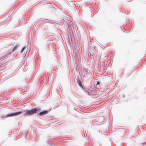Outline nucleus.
<instances>
[{
  "label": "nucleus",
  "instance_id": "0eeeda50",
  "mask_svg": "<svg viewBox=\"0 0 146 146\" xmlns=\"http://www.w3.org/2000/svg\"><path fill=\"white\" fill-rule=\"evenodd\" d=\"M24 49H25V48H24V47L22 49V51H23L24 50Z\"/></svg>",
  "mask_w": 146,
  "mask_h": 146
},
{
  "label": "nucleus",
  "instance_id": "f257e3e1",
  "mask_svg": "<svg viewBox=\"0 0 146 146\" xmlns=\"http://www.w3.org/2000/svg\"><path fill=\"white\" fill-rule=\"evenodd\" d=\"M39 109L38 108H35L31 110L25 111V113L26 115H32L36 114V112L38 111Z\"/></svg>",
  "mask_w": 146,
  "mask_h": 146
},
{
  "label": "nucleus",
  "instance_id": "423d86ee",
  "mask_svg": "<svg viewBox=\"0 0 146 146\" xmlns=\"http://www.w3.org/2000/svg\"><path fill=\"white\" fill-rule=\"evenodd\" d=\"M18 46V45L17 44H16L15 45V46L13 48V50H15V48Z\"/></svg>",
  "mask_w": 146,
  "mask_h": 146
},
{
  "label": "nucleus",
  "instance_id": "20e7f679",
  "mask_svg": "<svg viewBox=\"0 0 146 146\" xmlns=\"http://www.w3.org/2000/svg\"><path fill=\"white\" fill-rule=\"evenodd\" d=\"M94 84H96V87H98L99 86V84H100V82H98V81H96L94 82Z\"/></svg>",
  "mask_w": 146,
  "mask_h": 146
},
{
  "label": "nucleus",
  "instance_id": "7ed1b4c3",
  "mask_svg": "<svg viewBox=\"0 0 146 146\" xmlns=\"http://www.w3.org/2000/svg\"><path fill=\"white\" fill-rule=\"evenodd\" d=\"M48 113V111H42V112H40L39 113V115H42L44 114H46Z\"/></svg>",
  "mask_w": 146,
  "mask_h": 146
},
{
  "label": "nucleus",
  "instance_id": "f03ea898",
  "mask_svg": "<svg viewBox=\"0 0 146 146\" xmlns=\"http://www.w3.org/2000/svg\"><path fill=\"white\" fill-rule=\"evenodd\" d=\"M21 113V111H17L13 113H12L11 114L8 115L7 117H11L12 116H14L19 115Z\"/></svg>",
  "mask_w": 146,
  "mask_h": 146
},
{
  "label": "nucleus",
  "instance_id": "39448f33",
  "mask_svg": "<svg viewBox=\"0 0 146 146\" xmlns=\"http://www.w3.org/2000/svg\"><path fill=\"white\" fill-rule=\"evenodd\" d=\"M78 84L80 86H82L81 83V82H80V80H78Z\"/></svg>",
  "mask_w": 146,
  "mask_h": 146
}]
</instances>
